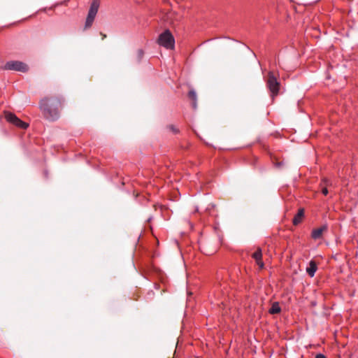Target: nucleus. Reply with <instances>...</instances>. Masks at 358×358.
<instances>
[{
    "instance_id": "nucleus-1",
    "label": "nucleus",
    "mask_w": 358,
    "mask_h": 358,
    "mask_svg": "<svg viewBox=\"0 0 358 358\" xmlns=\"http://www.w3.org/2000/svg\"><path fill=\"white\" fill-rule=\"evenodd\" d=\"M63 103L62 97H44L39 102V108L45 119L54 121L59 118Z\"/></svg>"
},
{
    "instance_id": "nucleus-2",
    "label": "nucleus",
    "mask_w": 358,
    "mask_h": 358,
    "mask_svg": "<svg viewBox=\"0 0 358 358\" xmlns=\"http://www.w3.org/2000/svg\"><path fill=\"white\" fill-rule=\"evenodd\" d=\"M278 76H275L273 71L268 73V78L266 79V87L271 92L272 98H274L278 94L280 90V83L278 80Z\"/></svg>"
},
{
    "instance_id": "nucleus-3",
    "label": "nucleus",
    "mask_w": 358,
    "mask_h": 358,
    "mask_svg": "<svg viewBox=\"0 0 358 358\" xmlns=\"http://www.w3.org/2000/svg\"><path fill=\"white\" fill-rule=\"evenodd\" d=\"M157 43L166 49L172 50L175 47V39L171 31L168 29L162 32L158 38Z\"/></svg>"
},
{
    "instance_id": "nucleus-4",
    "label": "nucleus",
    "mask_w": 358,
    "mask_h": 358,
    "mask_svg": "<svg viewBox=\"0 0 358 358\" xmlns=\"http://www.w3.org/2000/svg\"><path fill=\"white\" fill-rule=\"evenodd\" d=\"M4 116L7 122L15 125L18 128L27 129L29 127V124L19 119L14 113L11 112H5Z\"/></svg>"
},
{
    "instance_id": "nucleus-5",
    "label": "nucleus",
    "mask_w": 358,
    "mask_h": 358,
    "mask_svg": "<svg viewBox=\"0 0 358 358\" xmlns=\"http://www.w3.org/2000/svg\"><path fill=\"white\" fill-rule=\"evenodd\" d=\"M3 69L6 70H14L21 72L28 71V66L26 64L20 61H10L5 64Z\"/></svg>"
},
{
    "instance_id": "nucleus-6",
    "label": "nucleus",
    "mask_w": 358,
    "mask_h": 358,
    "mask_svg": "<svg viewBox=\"0 0 358 358\" xmlns=\"http://www.w3.org/2000/svg\"><path fill=\"white\" fill-rule=\"evenodd\" d=\"M252 257L255 260L259 268H263L264 266V264L262 261V250L260 248H257V250L252 254Z\"/></svg>"
},
{
    "instance_id": "nucleus-7",
    "label": "nucleus",
    "mask_w": 358,
    "mask_h": 358,
    "mask_svg": "<svg viewBox=\"0 0 358 358\" xmlns=\"http://www.w3.org/2000/svg\"><path fill=\"white\" fill-rule=\"evenodd\" d=\"M317 266L315 261L311 260L309 262L308 266L306 268L307 273L310 276L313 277L317 271Z\"/></svg>"
},
{
    "instance_id": "nucleus-8",
    "label": "nucleus",
    "mask_w": 358,
    "mask_h": 358,
    "mask_svg": "<svg viewBox=\"0 0 358 358\" xmlns=\"http://www.w3.org/2000/svg\"><path fill=\"white\" fill-rule=\"evenodd\" d=\"M99 0H93L91 3L88 14L96 16L99 8Z\"/></svg>"
},
{
    "instance_id": "nucleus-9",
    "label": "nucleus",
    "mask_w": 358,
    "mask_h": 358,
    "mask_svg": "<svg viewBox=\"0 0 358 358\" xmlns=\"http://www.w3.org/2000/svg\"><path fill=\"white\" fill-rule=\"evenodd\" d=\"M327 230V227L323 226L317 229H315L313 230L311 236L313 239H318L322 237V235L324 231Z\"/></svg>"
},
{
    "instance_id": "nucleus-10",
    "label": "nucleus",
    "mask_w": 358,
    "mask_h": 358,
    "mask_svg": "<svg viewBox=\"0 0 358 358\" xmlns=\"http://www.w3.org/2000/svg\"><path fill=\"white\" fill-rule=\"evenodd\" d=\"M303 216H304V210L303 208H301L299 210L297 214L293 218V221H292L293 224L298 225L299 223H301L303 220Z\"/></svg>"
},
{
    "instance_id": "nucleus-11",
    "label": "nucleus",
    "mask_w": 358,
    "mask_h": 358,
    "mask_svg": "<svg viewBox=\"0 0 358 358\" xmlns=\"http://www.w3.org/2000/svg\"><path fill=\"white\" fill-rule=\"evenodd\" d=\"M321 185L323 186L322 188V192L324 195H327L328 194V189L327 187L332 186V182L330 180L324 178L322 180Z\"/></svg>"
},
{
    "instance_id": "nucleus-12",
    "label": "nucleus",
    "mask_w": 358,
    "mask_h": 358,
    "mask_svg": "<svg viewBox=\"0 0 358 358\" xmlns=\"http://www.w3.org/2000/svg\"><path fill=\"white\" fill-rule=\"evenodd\" d=\"M281 309L278 304V303H273L271 308L269 310V313L271 314H276L279 313L280 312Z\"/></svg>"
},
{
    "instance_id": "nucleus-13",
    "label": "nucleus",
    "mask_w": 358,
    "mask_h": 358,
    "mask_svg": "<svg viewBox=\"0 0 358 358\" xmlns=\"http://www.w3.org/2000/svg\"><path fill=\"white\" fill-rule=\"evenodd\" d=\"M189 98L193 101L192 104L194 108L196 106V94L194 90H190L188 94Z\"/></svg>"
},
{
    "instance_id": "nucleus-14",
    "label": "nucleus",
    "mask_w": 358,
    "mask_h": 358,
    "mask_svg": "<svg viewBox=\"0 0 358 358\" xmlns=\"http://www.w3.org/2000/svg\"><path fill=\"white\" fill-rule=\"evenodd\" d=\"M95 17L96 16L92 15H90V14L87 15V19H86V22H85V27L86 28L90 27L92 26Z\"/></svg>"
},
{
    "instance_id": "nucleus-15",
    "label": "nucleus",
    "mask_w": 358,
    "mask_h": 358,
    "mask_svg": "<svg viewBox=\"0 0 358 358\" xmlns=\"http://www.w3.org/2000/svg\"><path fill=\"white\" fill-rule=\"evenodd\" d=\"M315 358H326V357L324 355H322V354H317L315 356Z\"/></svg>"
},
{
    "instance_id": "nucleus-16",
    "label": "nucleus",
    "mask_w": 358,
    "mask_h": 358,
    "mask_svg": "<svg viewBox=\"0 0 358 358\" xmlns=\"http://www.w3.org/2000/svg\"><path fill=\"white\" fill-rule=\"evenodd\" d=\"M169 129H170L171 130H172V131H173V132H175V133L178 132V130H177L176 129H175V128H174V127H173V126H172V125H171V126H169Z\"/></svg>"
}]
</instances>
